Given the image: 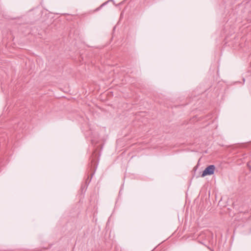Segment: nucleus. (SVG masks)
I'll list each match as a JSON object with an SVG mask.
<instances>
[{"instance_id": "nucleus-2", "label": "nucleus", "mask_w": 251, "mask_h": 251, "mask_svg": "<svg viewBox=\"0 0 251 251\" xmlns=\"http://www.w3.org/2000/svg\"><path fill=\"white\" fill-rule=\"evenodd\" d=\"M95 171H94V172H93L91 174V178H89V176H88L87 179H86L85 180V184L86 185V187H87L88 186V185L89 184V183H90L91 181V179L93 176V175H94L95 174Z\"/></svg>"}, {"instance_id": "nucleus-1", "label": "nucleus", "mask_w": 251, "mask_h": 251, "mask_svg": "<svg viewBox=\"0 0 251 251\" xmlns=\"http://www.w3.org/2000/svg\"><path fill=\"white\" fill-rule=\"evenodd\" d=\"M215 169V166L214 165H210L207 166L202 172L201 175V177L213 175L214 173Z\"/></svg>"}, {"instance_id": "nucleus-4", "label": "nucleus", "mask_w": 251, "mask_h": 251, "mask_svg": "<svg viewBox=\"0 0 251 251\" xmlns=\"http://www.w3.org/2000/svg\"><path fill=\"white\" fill-rule=\"evenodd\" d=\"M206 234L207 235H212V233L210 231H207Z\"/></svg>"}, {"instance_id": "nucleus-3", "label": "nucleus", "mask_w": 251, "mask_h": 251, "mask_svg": "<svg viewBox=\"0 0 251 251\" xmlns=\"http://www.w3.org/2000/svg\"><path fill=\"white\" fill-rule=\"evenodd\" d=\"M110 0H108L104 3H103L99 8H98L96 10H99V9H100L102 6L105 5L109 1H110ZM111 1H112V0H111Z\"/></svg>"}]
</instances>
